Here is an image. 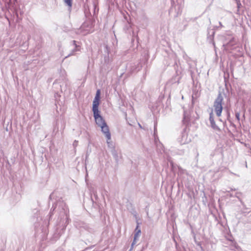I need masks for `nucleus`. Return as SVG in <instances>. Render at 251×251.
Wrapping results in <instances>:
<instances>
[{
    "label": "nucleus",
    "instance_id": "nucleus-8",
    "mask_svg": "<svg viewBox=\"0 0 251 251\" xmlns=\"http://www.w3.org/2000/svg\"><path fill=\"white\" fill-rule=\"evenodd\" d=\"M235 43L234 38H232L226 44H224L223 46L226 50L233 49L232 47L235 44Z\"/></svg>",
    "mask_w": 251,
    "mask_h": 251
},
{
    "label": "nucleus",
    "instance_id": "nucleus-7",
    "mask_svg": "<svg viewBox=\"0 0 251 251\" xmlns=\"http://www.w3.org/2000/svg\"><path fill=\"white\" fill-rule=\"evenodd\" d=\"M111 154L115 160L118 163L122 159V154L120 152H119L116 150H113L111 152Z\"/></svg>",
    "mask_w": 251,
    "mask_h": 251
},
{
    "label": "nucleus",
    "instance_id": "nucleus-18",
    "mask_svg": "<svg viewBox=\"0 0 251 251\" xmlns=\"http://www.w3.org/2000/svg\"><path fill=\"white\" fill-rule=\"evenodd\" d=\"M73 146H74V147H76V146H77V141H76V140H75V141L74 142V143H73Z\"/></svg>",
    "mask_w": 251,
    "mask_h": 251
},
{
    "label": "nucleus",
    "instance_id": "nucleus-14",
    "mask_svg": "<svg viewBox=\"0 0 251 251\" xmlns=\"http://www.w3.org/2000/svg\"><path fill=\"white\" fill-rule=\"evenodd\" d=\"M188 117L187 115V114L186 113V112H184V118H183V122L184 124H186L188 122Z\"/></svg>",
    "mask_w": 251,
    "mask_h": 251
},
{
    "label": "nucleus",
    "instance_id": "nucleus-13",
    "mask_svg": "<svg viewBox=\"0 0 251 251\" xmlns=\"http://www.w3.org/2000/svg\"><path fill=\"white\" fill-rule=\"evenodd\" d=\"M100 90H98L97 91L95 97L94 98V100H100Z\"/></svg>",
    "mask_w": 251,
    "mask_h": 251
},
{
    "label": "nucleus",
    "instance_id": "nucleus-15",
    "mask_svg": "<svg viewBox=\"0 0 251 251\" xmlns=\"http://www.w3.org/2000/svg\"><path fill=\"white\" fill-rule=\"evenodd\" d=\"M164 158H166V159H167L168 161H170L171 160H170V156L168 155V154H167V153L165 152V151H164Z\"/></svg>",
    "mask_w": 251,
    "mask_h": 251
},
{
    "label": "nucleus",
    "instance_id": "nucleus-17",
    "mask_svg": "<svg viewBox=\"0 0 251 251\" xmlns=\"http://www.w3.org/2000/svg\"><path fill=\"white\" fill-rule=\"evenodd\" d=\"M235 117L236 118V119L239 121L240 120V114L239 113H236L235 114Z\"/></svg>",
    "mask_w": 251,
    "mask_h": 251
},
{
    "label": "nucleus",
    "instance_id": "nucleus-10",
    "mask_svg": "<svg viewBox=\"0 0 251 251\" xmlns=\"http://www.w3.org/2000/svg\"><path fill=\"white\" fill-rule=\"evenodd\" d=\"M139 225H137L136 227V229H135L136 233L134 235V240L132 244V246L136 243V241L138 238V237L141 233V230L139 228Z\"/></svg>",
    "mask_w": 251,
    "mask_h": 251
},
{
    "label": "nucleus",
    "instance_id": "nucleus-3",
    "mask_svg": "<svg viewBox=\"0 0 251 251\" xmlns=\"http://www.w3.org/2000/svg\"><path fill=\"white\" fill-rule=\"evenodd\" d=\"M178 142L180 144H188L191 141L190 138H188V134L184 130L181 134V137L178 139Z\"/></svg>",
    "mask_w": 251,
    "mask_h": 251
},
{
    "label": "nucleus",
    "instance_id": "nucleus-4",
    "mask_svg": "<svg viewBox=\"0 0 251 251\" xmlns=\"http://www.w3.org/2000/svg\"><path fill=\"white\" fill-rule=\"evenodd\" d=\"M71 46H72L73 49H72L71 52L67 56H66L65 57V58H67V57H68L70 56L74 55L75 54V52L80 50V47L79 45H77L76 44L75 41V40L73 41L71 44Z\"/></svg>",
    "mask_w": 251,
    "mask_h": 251
},
{
    "label": "nucleus",
    "instance_id": "nucleus-2",
    "mask_svg": "<svg viewBox=\"0 0 251 251\" xmlns=\"http://www.w3.org/2000/svg\"><path fill=\"white\" fill-rule=\"evenodd\" d=\"M93 114L96 123L99 127L105 125L106 123H105L103 118L100 115V112H95L93 113Z\"/></svg>",
    "mask_w": 251,
    "mask_h": 251
},
{
    "label": "nucleus",
    "instance_id": "nucleus-6",
    "mask_svg": "<svg viewBox=\"0 0 251 251\" xmlns=\"http://www.w3.org/2000/svg\"><path fill=\"white\" fill-rule=\"evenodd\" d=\"M209 121L210 123L211 127L214 130H219L220 128L219 127L216 125L214 118V114L213 112L212 111L209 114Z\"/></svg>",
    "mask_w": 251,
    "mask_h": 251
},
{
    "label": "nucleus",
    "instance_id": "nucleus-20",
    "mask_svg": "<svg viewBox=\"0 0 251 251\" xmlns=\"http://www.w3.org/2000/svg\"><path fill=\"white\" fill-rule=\"evenodd\" d=\"M89 32H90V30H89V31H87V32H86L84 33V34H87V33H89Z\"/></svg>",
    "mask_w": 251,
    "mask_h": 251
},
{
    "label": "nucleus",
    "instance_id": "nucleus-19",
    "mask_svg": "<svg viewBox=\"0 0 251 251\" xmlns=\"http://www.w3.org/2000/svg\"><path fill=\"white\" fill-rule=\"evenodd\" d=\"M85 24H84L82 25V26L81 27V29H84V27H85Z\"/></svg>",
    "mask_w": 251,
    "mask_h": 251
},
{
    "label": "nucleus",
    "instance_id": "nucleus-16",
    "mask_svg": "<svg viewBox=\"0 0 251 251\" xmlns=\"http://www.w3.org/2000/svg\"><path fill=\"white\" fill-rule=\"evenodd\" d=\"M209 42H211L212 43V44L213 45L214 48H215V43H214V42L213 41V37H211L209 38Z\"/></svg>",
    "mask_w": 251,
    "mask_h": 251
},
{
    "label": "nucleus",
    "instance_id": "nucleus-12",
    "mask_svg": "<svg viewBox=\"0 0 251 251\" xmlns=\"http://www.w3.org/2000/svg\"><path fill=\"white\" fill-rule=\"evenodd\" d=\"M64 3L68 6L69 10H70L72 6V0H63Z\"/></svg>",
    "mask_w": 251,
    "mask_h": 251
},
{
    "label": "nucleus",
    "instance_id": "nucleus-1",
    "mask_svg": "<svg viewBox=\"0 0 251 251\" xmlns=\"http://www.w3.org/2000/svg\"><path fill=\"white\" fill-rule=\"evenodd\" d=\"M224 98L221 93H219L218 97L215 100L213 104L214 111L218 117L221 116V113L223 110L222 101Z\"/></svg>",
    "mask_w": 251,
    "mask_h": 251
},
{
    "label": "nucleus",
    "instance_id": "nucleus-5",
    "mask_svg": "<svg viewBox=\"0 0 251 251\" xmlns=\"http://www.w3.org/2000/svg\"><path fill=\"white\" fill-rule=\"evenodd\" d=\"M102 132L104 134L105 137L107 139H111V134L109 131L108 126L106 124L105 125L100 127Z\"/></svg>",
    "mask_w": 251,
    "mask_h": 251
},
{
    "label": "nucleus",
    "instance_id": "nucleus-9",
    "mask_svg": "<svg viewBox=\"0 0 251 251\" xmlns=\"http://www.w3.org/2000/svg\"><path fill=\"white\" fill-rule=\"evenodd\" d=\"M99 101L98 100H94L93 101V112H100L99 110Z\"/></svg>",
    "mask_w": 251,
    "mask_h": 251
},
{
    "label": "nucleus",
    "instance_id": "nucleus-11",
    "mask_svg": "<svg viewBox=\"0 0 251 251\" xmlns=\"http://www.w3.org/2000/svg\"><path fill=\"white\" fill-rule=\"evenodd\" d=\"M106 143L107 144V147L108 149L110 150V152H111L113 150H115V147L114 144L113 142L111 141V139H106Z\"/></svg>",
    "mask_w": 251,
    "mask_h": 251
}]
</instances>
